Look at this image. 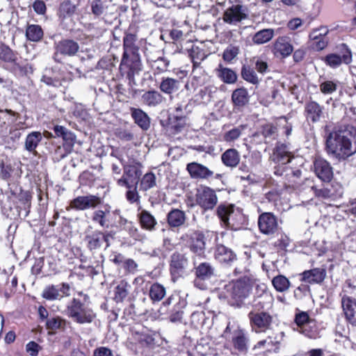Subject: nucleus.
<instances>
[{
    "label": "nucleus",
    "mask_w": 356,
    "mask_h": 356,
    "mask_svg": "<svg viewBox=\"0 0 356 356\" xmlns=\"http://www.w3.org/2000/svg\"><path fill=\"white\" fill-rule=\"evenodd\" d=\"M272 284L277 291L282 293L289 289L291 282L284 275H278L273 278Z\"/></svg>",
    "instance_id": "55"
},
{
    "label": "nucleus",
    "mask_w": 356,
    "mask_h": 356,
    "mask_svg": "<svg viewBox=\"0 0 356 356\" xmlns=\"http://www.w3.org/2000/svg\"><path fill=\"white\" fill-rule=\"evenodd\" d=\"M275 54H279L283 58L288 57L293 51V47L287 36L278 37L273 45Z\"/></svg>",
    "instance_id": "36"
},
{
    "label": "nucleus",
    "mask_w": 356,
    "mask_h": 356,
    "mask_svg": "<svg viewBox=\"0 0 356 356\" xmlns=\"http://www.w3.org/2000/svg\"><path fill=\"white\" fill-rule=\"evenodd\" d=\"M42 139V136L40 131H32L26 138L24 143L25 149L29 152H35Z\"/></svg>",
    "instance_id": "50"
},
{
    "label": "nucleus",
    "mask_w": 356,
    "mask_h": 356,
    "mask_svg": "<svg viewBox=\"0 0 356 356\" xmlns=\"http://www.w3.org/2000/svg\"><path fill=\"white\" fill-rule=\"evenodd\" d=\"M15 195L24 209H29L31 208L32 200V193L31 191H24L20 188L19 192L17 194L15 193Z\"/></svg>",
    "instance_id": "59"
},
{
    "label": "nucleus",
    "mask_w": 356,
    "mask_h": 356,
    "mask_svg": "<svg viewBox=\"0 0 356 356\" xmlns=\"http://www.w3.org/2000/svg\"><path fill=\"white\" fill-rule=\"evenodd\" d=\"M325 151L328 156L346 161L356 153V119L346 115L327 134Z\"/></svg>",
    "instance_id": "1"
},
{
    "label": "nucleus",
    "mask_w": 356,
    "mask_h": 356,
    "mask_svg": "<svg viewBox=\"0 0 356 356\" xmlns=\"http://www.w3.org/2000/svg\"><path fill=\"white\" fill-rule=\"evenodd\" d=\"M143 168V164L137 161H134L131 163L125 165L122 177L117 181L118 185L127 188L136 186L142 175Z\"/></svg>",
    "instance_id": "10"
},
{
    "label": "nucleus",
    "mask_w": 356,
    "mask_h": 356,
    "mask_svg": "<svg viewBox=\"0 0 356 356\" xmlns=\"http://www.w3.org/2000/svg\"><path fill=\"white\" fill-rule=\"evenodd\" d=\"M248 316L250 327L255 333H265L267 330L271 329L273 317L270 313L264 311H251L248 314Z\"/></svg>",
    "instance_id": "12"
},
{
    "label": "nucleus",
    "mask_w": 356,
    "mask_h": 356,
    "mask_svg": "<svg viewBox=\"0 0 356 356\" xmlns=\"http://www.w3.org/2000/svg\"><path fill=\"white\" fill-rule=\"evenodd\" d=\"M234 209V204L226 202L216 206V215L219 218L221 225L224 227L225 223L228 222L229 217Z\"/></svg>",
    "instance_id": "44"
},
{
    "label": "nucleus",
    "mask_w": 356,
    "mask_h": 356,
    "mask_svg": "<svg viewBox=\"0 0 356 356\" xmlns=\"http://www.w3.org/2000/svg\"><path fill=\"white\" fill-rule=\"evenodd\" d=\"M90 188L98 190L95 194H90V209L93 210L92 220L102 227H108L111 207L104 199L109 191L108 186L104 179L92 180L90 178Z\"/></svg>",
    "instance_id": "2"
},
{
    "label": "nucleus",
    "mask_w": 356,
    "mask_h": 356,
    "mask_svg": "<svg viewBox=\"0 0 356 356\" xmlns=\"http://www.w3.org/2000/svg\"><path fill=\"white\" fill-rule=\"evenodd\" d=\"M321 60L327 66L336 69L341 65H350L353 61V54L346 43H341L336 46L333 53L327 54Z\"/></svg>",
    "instance_id": "5"
},
{
    "label": "nucleus",
    "mask_w": 356,
    "mask_h": 356,
    "mask_svg": "<svg viewBox=\"0 0 356 356\" xmlns=\"http://www.w3.org/2000/svg\"><path fill=\"white\" fill-rule=\"evenodd\" d=\"M241 78L248 83L257 86L260 80L253 68L250 65H243L241 70Z\"/></svg>",
    "instance_id": "51"
},
{
    "label": "nucleus",
    "mask_w": 356,
    "mask_h": 356,
    "mask_svg": "<svg viewBox=\"0 0 356 356\" xmlns=\"http://www.w3.org/2000/svg\"><path fill=\"white\" fill-rule=\"evenodd\" d=\"M296 330L309 339L315 340L321 337V331L316 319L305 325L302 327L296 328Z\"/></svg>",
    "instance_id": "39"
},
{
    "label": "nucleus",
    "mask_w": 356,
    "mask_h": 356,
    "mask_svg": "<svg viewBox=\"0 0 356 356\" xmlns=\"http://www.w3.org/2000/svg\"><path fill=\"white\" fill-rule=\"evenodd\" d=\"M141 99L145 105L155 107L163 102L164 97L159 91L151 90L145 92L141 97Z\"/></svg>",
    "instance_id": "43"
},
{
    "label": "nucleus",
    "mask_w": 356,
    "mask_h": 356,
    "mask_svg": "<svg viewBox=\"0 0 356 356\" xmlns=\"http://www.w3.org/2000/svg\"><path fill=\"white\" fill-rule=\"evenodd\" d=\"M143 70L140 56L122 55L119 72L122 77L129 80V84H135V76Z\"/></svg>",
    "instance_id": "6"
},
{
    "label": "nucleus",
    "mask_w": 356,
    "mask_h": 356,
    "mask_svg": "<svg viewBox=\"0 0 356 356\" xmlns=\"http://www.w3.org/2000/svg\"><path fill=\"white\" fill-rule=\"evenodd\" d=\"M273 298L266 289L264 284H257L255 289V293L250 305L254 312L263 311L266 307L272 303Z\"/></svg>",
    "instance_id": "19"
},
{
    "label": "nucleus",
    "mask_w": 356,
    "mask_h": 356,
    "mask_svg": "<svg viewBox=\"0 0 356 356\" xmlns=\"http://www.w3.org/2000/svg\"><path fill=\"white\" fill-rule=\"evenodd\" d=\"M341 304L346 322L356 327V299L346 294L341 295Z\"/></svg>",
    "instance_id": "26"
},
{
    "label": "nucleus",
    "mask_w": 356,
    "mask_h": 356,
    "mask_svg": "<svg viewBox=\"0 0 356 356\" xmlns=\"http://www.w3.org/2000/svg\"><path fill=\"white\" fill-rule=\"evenodd\" d=\"M67 315L72 318L74 321L78 323L89 322V316L84 307V304L77 298H73L71 302L67 306Z\"/></svg>",
    "instance_id": "20"
},
{
    "label": "nucleus",
    "mask_w": 356,
    "mask_h": 356,
    "mask_svg": "<svg viewBox=\"0 0 356 356\" xmlns=\"http://www.w3.org/2000/svg\"><path fill=\"white\" fill-rule=\"evenodd\" d=\"M186 125V116L184 115L170 114L166 122V129L172 134H177L182 131Z\"/></svg>",
    "instance_id": "34"
},
{
    "label": "nucleus",
    "mask_w": 356,
    "mask_h": 356,
    "mask_svg": "<svg viewBox=\"0 0 356 356\" xmlns=\"http://www.w3.org/2000/svg\"><path fill=\"white\" fill-rule=\"evenodd\" d=\"M170 65V61L164 58V57H159L158 58L154 63L153 65V70L154 74H161L163 72H165L168 70V68Z\"/></svg>",
    "instance_id": "63"
},
{
    "label": "nucleus",
    "mask_w": 356,
    "mask_h": 356,
    "mask_svg": "<svg viewBox=\"0 0 356 356\" xmlns=\"http://www.w3.org/2000/svg\"><path fill=\"white\" fill-rule=\"evenodd\" d=\"M186 213L179 209H172L166 216L167 223L170 228L183 226L186 221Z\"/></svg>",
    "instance_id": "35"
},
{
    "label": "nucleus",
    "mask_w": 356,
    "mask_h": 356,
    "mask_svg": "<svg viewBox=\"0 0 356 356\" xmlns=\"http://www.w3.org/2000/svg\"><path fill=\"white\" fill-rule=\"evenodd\" d=\"M53 130L56 136L63 140L62 145L57 146L53 152L54 161L58 162L72 152L75 137L63 126L55 125Z\"/></svg>",
    "instance_id": "4"
},
{
    "label": "nucleus",
    "mask_w": 356,
    "mask_h": 356,
    "mask_svg": "<svg viewBox=\"0 0 356 356\" xmlns=\"http://www.w3.org/2000/svg\"><path fill=\"white\" fill-rule=\"evenodd\" d=\"M79 6L77 0H63L58 4L56 15L61 23L71 20L76 13Z\"/></svg>",
    "instance_id": "24"
},
{
    "label": "nucleus",
    "mask_w": 356,
    "mask_h": 356,
    "mask_svg": "<svg viewBox=\"0 0 356 356\" xmlns=\"http://www.w3.org/2000/svg\"><path fill=\"white\" fill-rule=\"evenodd\" d=\"M25 35L28 40L34 42L41 41L44 38V31L39 24H27Z\"/></svg>",
    "instance_id": "46"
},
{
    "label": "nucleus",
    "mask_w": 356,
    "mask_h": 356,
    "mask_svg": "<svg viewBox=\"0 0 356 356\" xmlns=\"http://www.w3.org/2000/svg\"><path fill=\"white\" fill-rule=\"evenodd\" d=\"M248 9L241 3L230 4L224 10L222 19L228 24H236L248 18Z\"/></svg>",
    "instance_id": "14"
},
{
    "label": "nucleus",
    "mask_w": 356,
    "mask_h": 356,
    "mask_svg": "<svg viewBox=\"0 0 356 356\" xmlns=\"http://www.w3.org/2000/svg\"><path fill=\"white\" fill-rule=\"evenodd\" d=\"M179 81L177 79L163 77L161 79L159 88L161 91L167 95H171L179 90Z\"/></svg>",
    "instance_id": "47"
},
{
    "label": "nucleus",
    "mask_w": 356,
    "mask_h": 356,
    "mask_svg": "<svg viewBox=\"0 0 356 356\" xmlns=\"http://www.w3.org/2000/svg\"><path fill=\"white\" fill-rule=\"evenodd\" d=\"M231 334V341L234 348L240 353H247L249 339L245 330L237 327Z\"/></svg>",
    "instance_id": "29"
},
{
    "label": "nucleus",
    "mask_w": 356,
    "mask_h": 356,
    "mask_svg": "<svg viewBox=\"0 0 356 356\" xmlns=\"http://www.w3.org/2000/svg\"><path fill=\"white\" fill-rule=\"evenodd\" d=\"M221 161L226 167L234 168L240 163V154L236 149H227L221 154Z\"/></svg>",
    "instance_id": "42"
},
{
    "label": "nucleus",
    "mask_w": 356,
    "mask_h": 356,
    "mask_svg": "<svg viewBox=\"0 0 356 356\" xmlns=\"http://www.w3.org/2000/svg\"><path fill=\"white\" fill-rule=\"evenodd\" d=\"M250 96L247 88L242 86L232 91L231 99L234 108L240 109L245 107L250 102Z\"/></svg>",
    "instance_id": "33"
},
{
    "label": "nucleus",
    "mask_w": 356,
    "mask_h": 356,
    "mask_svg": "<svg viewBox=\"0 0 356 356\" xmlns=\"http://www.w3.org/2000/svg\"><path fill=\"white\" fill-rule=\"evenodd\" d=\"M253 280L248 275H243L229 282L225 286L228 304L234 308L248 307L245 300L252 293Z\"/></svg>",
    "instance_id": "3"
},
{
    "label": "nucleus",
    "mask_w": 356,
    "mask_h": 356,
    "mask_svg": "<svg viewBox=\"0 0 356 356\" xmlns=\"http://www.w3.org/2000/svg\"><path fill=\"white\" fill-rule=\"evenodd\" d=\"M239 51L238 47L229 45L222 53V59L225 62L230 63L237 56Z\"/></svg>",
    "instance_id": "64"
},
{
    "label": "nucleus",
    "mask_w": 356,
    "mask_h": 356,
    "mask_svg": "<svg viewBox=\"0 0 356 356\" xmlns=\"http://www.w3.org/2000/svg\"><path fill=\"white\" fill-rule=\"evenodd\" d=\"M274 35L273 30L272 29H262L257 32L253 38L252 41L254 44H261L270 41Z\"/></svg>",
    "instance_id": "57"
},
{
    "label": "nucleus",
    "mask_w": 356,
    "mask_h": 356,
    "mask_svg": "<svg viewBox=\"0 0 356 356\" xmlns=\"http://www.w3.org/2000/svg\"><path fill=\"white\" fill-rule=\"evenodd\" d=\"M188 56L193 63V72L200 67L201 62L207 57L204 51L197 46H193L192 48L188 50Z\"/></svg>",
    "instance_id": "49"
},
{
    "label": "nucleus",
    "mask_w": 356,
    "mask_h": 356,
    "mask_svg": "<svg viewBox=\"0 0 356 356\" xmlns=\"http://www.w3.org/2000/svg\"><path fill=\"white\" fill-rule=\"evenodd\" d=\"M140 190L147 191L156 185V176L152 172L145 173L140 178Z\"/></svg>",
    "instance_id": "54"
},
{
    "label": "nucleus",
    "mask_w": 356,
    "mask_h": 356,
    "mask_svg": "<svg viewBox=\"0 0 356 356\" xmlns=\"http://www.w3.org/2000/svg\"><path fill=\"white\" fill-rule=\"evenodd\" d=\"M326 275L327 271L324 266L305 270L298 275L301 282L310 284H321L325 280Z\"/></svg>",
    "instance_id": "23"
},
{
    "label": "nucleus",
    "mask_w": 356,
    "mask_h": 356,
    "mask_svg": "<svg viewBox=\"0 0 356 356\" xmlns=\"http://www.w3.org/2000/svg\"><path fill=\"white\" fill-rule=\"evenodd\" d=\"M187 248L193 254L194 257L205 258L206 238L204 234L200 230H194L181 236Z\"/></svg>",
    "instance_id": "8"
},
{
    "label": "nucleus",
    "mask_w": 356,
    "mask_h": 356,
    "mask_svg": "<svg viewBox=\"0 0 356 356\" xmlns=\"http://www.w3.org/2000/svg\"><path fill=\"white\" fill-rule=\"evenodd\" d=\"M260 134L266 140H275L277 138V127L271 122L264 124L260 127Z\"/></svg>",
    "instance_id": "53"
},
{
    "label": "nucleus",
    "mask_w": 356,
    "mask_h": 356,
    "mask_svg": "<svg viewBox=\"0 0 356 356\" xmlns=\"http://www.w3.org/2000/svg\"><path fill=\"white\" fill-rule=\"evenodd\" d=\"M280 339L277 335H268L266 339L257 342L252 348V350L259 354L266 355L269 353H277L280 349Z\"/></svg>",
    "instance_id": "21"
},
{
    "label": "nucleus",
    "mask_w": 356,
    "mask_h": 356,
    "mask_svg": "<svg viewBox=\"0 0 356 356\" xmlns=\"http://www.w3.org/2000/svg\"><path fill=\"white\" fill-rule=\"evenodd\" d=\"M325 107L310 99L304 105V116L309 124H316L325 118Z\"/></svg>",
    "instance_id": "15"
},
{
    "label": "nucleus",
    "mask_w": 356,
    "mask_h": 356,
    "mask_svg": "<svg viewBox=\"0 0 356 356\" xmlns=\"http://www.w3.org/2000/svg\"><path fill=\"white\" fill-rule=\"evenodd\" d=\"M245 221L244 215L238 209H235L224 227L232 230H239L244 226Z\"/></svg>",
    "instance_id": "41"
},
{
    "label": "nucleus",
    "mask_w": 356,
    "mask_h": 356,
    "mask_svg": "<svg viewBox=\"0 0 356 356\" xmlns=\"http://www.w3.org/2000/svg\"><path fill=\"white\" fill-rule=\"evenodd\" d=\"M215 259L220 264L232 265L237 259L236 253L222 244H217L214 251Z\"/></svg>",
    "instance_id": "30"
},
{
    "label": "nucleus",
    "mask_w": 356,
    "mask_h": 356,
    "mask_svg": "<svg viewBox=\"0 0 356 356\" xmlns=\"http://www.w3.org/2000/svg\"><path fill=\"white\" fill-rule=\"evenodd\" d=\"M314 318L310 317L308 312H304L296 308L294 316L293 323L297 326V328H300L305 325L309 323Z\"/></svg>",
    "instance_id": "56"
},
{
    "label": "nucleus",
    "mask_w": 356,
    "mask_h": 356,
    "mask_svg": "<svg viewBox=\"0 0 356 356\" xmlns=\"http://www.w3.org/2000/svg\"><path fill=\"white\" fill-rule=\"evenodd\" d=\"M186 170L193 179L209 180L214 177L213 171L206 165L195 161L188 163Z\"/></svg>",
    "instance_id": "25"
},
{
    "label": "nucleus",
    "mask_w": 356,
    "mask_h": 356,
    "mask_svg": "<svg viewBox=\"0 0 356 356\" xmlns=\"http://www.w3.org/2000/svg\"><path fill=\"white\" fill-rule=\"evenodd\" d=\"M138 222L143 229L152 232L155 230L157 221L155 217L147 210L143 209L137 215Z\"/></svg>",
    "instance_id": "38"
},
{
    "label": "nucleus",
    "mask_w": 356,
    "mask_h": 356,
    "mask_svg": "<svg viewBox=\"0 0 356 356\" xmlns=\"http://www.w3.org/2000/svg\"><path fill=\"white\" fill-rule=\"evenodd\" d=\"M77 42L70 39H63L55 44V54H60L65 56H73L79 51Z\"/></svg>",
    "instance_id": "31"
},
{
    "label": "nucleus",
    "mask_w": 356,
    "mask_h": 356,
    "mask_svg": "<svg viewBox=\"0 0 356 356\" xmlns=\"http://www.w3.org/2000/svg\"><path fill=\"white\" fill-rule=\"evenodd\" d=\"M258 227L265 235H273L279 229L277 217L272 212H263L258 218Z\"/></svg>",
    "instance_id": "18"
},
{
    "label": "nucleus",
    "mask_w": 356,
    "mask_h": 356,
    "mask_svg": "<svg viewBox=\"0 0 356 356\" xmlns=\"http://www.w3.org/2000/svg\"><path fill=\"white\" fill-rule=\"evenodd\" d=\"M42 297L47 300L60 299L58 285H48L42 291Z\"/></svg>",
    "instance_id": "60"
},
{
    "label": "nucleus",
    "mask_w": 356,
    "mask_h": 356,
    "mask_svg": "<svg viewBox=\"0 0 356 356\" xmlns=\"http://www.w3.org/2000/svg\"><path fill=\"white\" fill-rule=\"evenodd\" d=\"M70 205L74 209H86L89 207V196H79L72 200Z\"/></svg>",
    "instance_id": "62"
},
{
    "label": "nucleus",
    "mask_w": 356,
    "mask_h": 356,
    "mask_svg": "<svg viewBox=\"0 0 356 356\" xmlns=\"http://www.w3.org/2000/svg\"><path fill=\"white\" fill-rule=\"evenodd\" d=\"M195 200L197 205H198L203 211H212L216 207L218 202V198L216 192L212 188L200 185L196 189L195 195Z\"/></svg>",
    "instance_id": "9"
},
{
    "label": "nucleus",
    "mask_w": 356,
    "mask_h": 356,
    "mask_svg": "<svg viewBox=\"0 0 356 356\" xmlns=\"http://www.w3.org/2000/svg\"><path fill=\"white\" fill-rule=\"evenodd\" d=\"M114 134L119 140L126 142L132 141L135 139L134 127L131 128L118 127L115 129Z\"/></svg>",
    "instance_id": "58"
},
{
    "label": "nucleus",
    "mask_w": 356,
    "mask_h": 356,
    "mask_svg": "<svg viewBox=\"0 0 356 356\" xmlns=\"http://www.w3.org/2000/svg\"><path fill=\"white\" fill-rule=\"evenodd\" d=\"M130 284L125 280H121L115 287L113 300L115 302H122L129 293Z\"/></svg>",
    "instance_id": "48"
},
{
    "label": "nucleus",
    "mask_w": 356,
    "mask_h": 356,
    "mask_svg": "<svg viewBox=\"0 0 356 356\" xmlns=\"http://www.w3.org/2000/svg\"><path fill=\"white\" fill-rule=\"evenodd\" d=\"M270 159L275 164H288L294 159V154L287 144L277 141L273 149Z\"/></svg>",
    "instance_id": "22"
},
{
    "label": "nucleus",
    "mask_w": 356,
    "mask_h": 356,
    "mask_svg": "<svg viewBox=\"0 0 356 356\" xmlns=\"http://www.w3.org/2000/svg\"><path fill=\"white\" fill-rule=\"evenodd\" d=\"M163 307L172 306L170 312L169 320L170 322H181L184 316V309L186 305V301L177 293H172L162 303Z\"/></svg>",
    "instance_id": "13"
},
{
    "label": "nucleus",
    "mask_w": 356,
    "mask_h": 356,
    "mask_svg": "<svg viewBox=\"0 0 356 356\" xmlns=\"http://www.w3.org/2000/svg\"><path fill=\"white\" fill-rule=\"evenodd\" d=\"M195 286L200 289H204L203 282L210 280L214 274V268L208 262H202L194 267Z\"/></svg>",
    "instance_id": "28"
},
{
    "label": "nucleus",
    "mask_w": 356,
    "mask_h": 356,
    "mask_svg": "<svg viewBox=\"0 0 356 356\" xmlns=\"http://www.w3.org/2000/svg\"><path fill=\"white\" fill-rule=\"evenodd\" d=\"M0 60L3 63V68L11 73H26V66L22 65L19 62L17 53L14 51L9 46L0 42Z\"/></svg>",
    "instance_id": "7"
},
{
    "label": "nucleus",
    "mask_w": 356,
    "mask_h": 356,
    "mask_svg": "<svg viewBox=\"0 0 356 356\" xmlns=\"http://www.w3.org/2000/svg\"><path fill=\"white\" fill-rule=\"evenodd\" d=\"M155 334L144 332H135L132 334L136 344L141 348H153L156 345Z\"/></svg>",
    "instance_id": "37"
},
{
    "label": "nucleus",
    "mask_w": 356,
    "mask_h": 356,
    "mask_svg": "<svg viewBox=\"0 0 356 356\" xmlns=\"http://www.w3.org/2000/svg\"><path fill=\"white\" fill-rule=\"evenodd\" d=\"M316 175L324 182H330L333 178V169L325 159L318 156L313 161Z\"/></svg>",
    "instance_id": "27"
},
{
    "label": "nucleus",
    "mask_w": 356,
    "mask_h": 356,
    "mask_svg": "<svg viewBox=\"0 0 356 356\" xmlns=\"http://www.w3.org/2000/svg\"><path fill=\"white\" fill-rule=\"evenodd\" d=\"M252 61L254 63V70L257 72L265 74L269 72L268 63L266 58L261 56L254 57Z\"/></svg>",
    "instance_id": "61"
},
{
    "label": "nucleus",
    "mask_w": 356,
    "mask_h": 356,
    "mask_svg": "<svg viewBox=\"0 0 356 356\" xmlns=\"http://www.w3.org/2000/svg\"><path fill=\"white\" fill-rule=\"evenodd\" d=\"M217 76L220 79L227 84L235 83L237 81V74L231 68L225 67L222 65H219L216 69Z\"/></svg>",
    "instance_id": "45"
},
{
    "label": "nucleus",
    "mask_w": 356,
    "mask_h": 356,
    "mask_svg": "<svg viewBox=\"0 0 356 356\" xmlns=\"http://www.w3.org/2000/svg\"><path fill=\"white\" fill-rule=\"evenodd\" d=\"M188 259L185 254L178 251L173 252L169 261V271L172 282H177L187 272Z\"/></svg>",
    "instance_id": "11"
},
{
    "label": "nucleus",
    "mask_w": 356,
    "mask_h": 356,
    "mask_svg": "<svg viewBox=\"0 0 356 356\" xmlns=\"http://www.w3.org/2000/svg\"><path fill=\"white\" fill-rule=\"evenodd\" d=\"M122 55L140 56V41L137 35L136 31L130 26L124 32L123 36Z\"/></svg>",
    "instance_id": "16"
},
{
    "label": "nucleus",
    "mask_w": 356,
    "mask_h": 356,
    "mask_svg": "<svg viewBox=\"0 0 356 356\" xmlns=\"http://www.w3.org/2000/svg\"><path fill=\"white\" fill-rule=\"evenodd\" d=\"M130 115L134 122L143 131L150 128L151 119L146 112L140 108L130 107Z\"/></svg>",
    "instance_id": "32"
},
{
    "label": "nucleus",
    "mask_w": 356,
    "mask_h": 356,
    "mask_svg": "<svg viewBox=\"0 0 356 356\" xmlns=\"http://www.w3.org/2000/svg\"><path fill=\"white\" fill-rule=\"evenodd\" d=\"M147 295L152 303L161 301L166 295V289L159 282L151 283L147 289Z\"/></svg>",
    "instance_id": "40"
},
{
    "label": "nucleus",
    "mask_w": 356,
    "mask_h": 356,
    "mask_svg": "<svg viewBox=\"0 0 356 356\" xmlns=\"http://www.w3.org/2000/svg\"><path fill=\"white\" fill-rule=\"evenodd\" d=\"M38 314L39 321L45 322V327L48 330H64L66 327L65 319L57 315L49 317V312L44 306H39Z\"/></svg>",
    "instance_id": "17"
},
{
    "label": "nucleus",
    "mask_w": 356,
    "mask_h": 356,
    "mask_svg": "<svg viewBox=\"0 0 356 356\" xmlns=\"http://www.w3.org/2000/svg\"><path fill=\"white\" fill-rule=\"evenodd\" d=\"M108 6V0H92L90 5L92 14L98 18L104 17L106 13Z\"/></svg>",
    "instance_id": "52"
}]
</instances>
